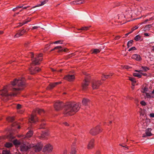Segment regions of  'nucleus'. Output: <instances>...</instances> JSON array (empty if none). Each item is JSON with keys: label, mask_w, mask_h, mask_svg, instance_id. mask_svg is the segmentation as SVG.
<instances>
[{"label": "nucleus", "mask_w": 154, "mask_h": 154, "mask_svg": "<svg viewBox=\"0 0 154 154\" xmlns=\"http://www.w3.org/2000/svg\"><path fill=\"white\" fill-rule=\"evenodd\" d=\"M25 86V80L24 78L18 79H15L11 83L4 87L3 90L0 91V96L8 97L16 96L17 92L23 89Z\"/></svg>", "instance_id": "obj_1"}, {"label": "nucleus", "mask_w": 154, "mask_h": 154, "mask_svg": "<svg viewBox=\"0 0 154 154\" xmlns=\"http://www.w3.org/2000/svg\"><path fill=\"white\" fill-rule=\"evenodd\" d=\"M64 106L63 113L66 116H71L74 114L79 110L80 104L78 103H69L64 105L61 101H57L54 104V108L56 111L61 110Z\"/></svg>", "instance_id": "obj_2"}, {"label": "nucleus", "mask_w": 154, "mask_h": 154, "mask_svg": "<svg viewBox=\"0 0 154 154\" xmlns=\"http://www.w3.org/2000/svg\"><path fill=\"white\" fill-rule=\"evenodd\" d=\"M34 56V54L32 52H30L28 55L29 57L31 58L32 62V63L31 65V67L29 69V72L31 74H34L40 71L41 69L40 68L38 67H35L34 65L39 64L42 59V54H36L35 58H33Z\"/></svg>", "instance_id": "obj_3"}, {"label": "nucleus", "mask_w": 154, "mask_h": 154, "mask_svg": "<svg viewBox=\"0 0 154 154\" xmlns=\"http://www.w3.org/2000/svg\"><path fill=\"white\" fill-rule=\"evenodd\" d=\"M102 131V130L100 128V126L97 125L95 128H92L90 131V133L92 135H96Z\"/></svg>", "instance_id": "obj_4"}, {"label": "nucleus", "mask_w": 154, "mask_h": 154, "mask_svg": "<svg viewBox=\"0 0 154 154\" xmlns=\"http://www.w3.org/2000/svg\"><path fill=\"white\" fill-rule=\"evenodd\" d=\"M101 84L100 81L94 80L92 83V87L93 89H97Z\"/></svg>", "instance_id": "obj_5"}, {"label": "nucleus", "mask_w": 154, "mask_h": 154, "mask_svg": "<svg viewBox=\"0 0 154 154\" xmlns=\"http://www.w3.org/2000/svg\"><path fill=\"white\" fill-rule=\"evenodd\" d=\"M89 83L88 79H86L82 84V88L84 90H86L88 88Z\"/></svg>", "instance_id": "obj_6"}, {"label": "nucleus", "mask_w": 154, "mask_h": 154, "mask_svg": "<svg viewBox=\"0 0 154 154\" xmlns=\"http://www.w3.org/2000/svg\"><path fill=\"white\" fill-rule=\"evenodd\" d=\"M152 129L151 128H148L146 129L145 130V134H143L142 136L143 137H149L152 135L151 131H152Z\"/></svg>", "instance_id": "obj_7"}, {"label": "nucleus", "mask_w": 154, "mask_h": 154, "mask_svg": "<svg viewBox=\"0 0 154 154\" xmlns=\"http://www.w3.org/2000/svg\"><path fill=\"white\" fill-rule=\"evenodd\" d=\"M64 79L69 81H72L75 79V76L73 75H68L65 76Z\"/></svg>", "instance_id": "obj_8"}, {"label": "nucleus", "mask_w": 154, "mask_h": 154, "mask_svg": "<svg viewBox=\"0 0 154 154\" xmlns=\"http://www.w3.org/2000/svg\"><path fill=\"white\" fill-rule=\"evenodd\" d=\"M131 57L132 59L135 60L137 61H140L142 60V58L140 55L137 54H133L131 56Z\"/></svg>", "instance_id": "obj_9"}, {"label": "nucleus", "mask_w": 154, "mask_h": 154, "mask_svg": "<svg viewBox=\"0 0 154 154\" xmlns=\"http://www.w3.org/2000/svg\"><path fill=\"white\" fill-rule=\"evenodd\" d=\"M20 147L21 151L23 152L26 151L29 148L28 146L24 144L21 145Z\"/></svg>", "instance_id": "obj_10"}, {"label": "nucleus", "mask_w": 154, "mask_h": 154, "mask_svg": "<svg viewBox=\"0 0 154 154\" xmlns=\"http://www.w3.org/2000/svg\"><path fill=\"white\" fill-rule=\"evenodd\" d=\"M94 140L92 139L89 142L87 148L89 149H92L94 146Z\"/></svg>", "instance_id": "obj_11"}, {"label": "nucleus", "mask_w": 154, "mask_h": 154, "mask_svg": "<svg viewBox=\"0 0 154 154\" xmlns=\"http://www.w3.org/2000/svg\"><path fill=\"white\" fill-rule=\"evenodd\" d=\"M38 121L37 118L35 115H32L29 119L30 122L35 123Z\"/></svg>", "instance_id": "obj_12"}, {"label": "nucleus", "mask_w": 154, "mask_h": 154, "mask_svg": "<svg viewBox=\"0 0 154 154\" xmlns=\"http://www.w3.org/2000/svg\"><path fill=\"white\" fill-rule=\"evenodd\" d=\"M33 134V132L32 131H29L26 134L25 137H24V135H20V136H19V137H23L24 138L25 137H31L32 135Z\"/></svg>", "instance_id": "obj_13"}, {"label": "nucleus", "mask_w": 154, "mask_h": 154, "mask_svg": "<svg viewBox=\"0 0 154 154\" xmlns=\"http://www.w3.org/2000/svg\"><path fill=\"white\" fill-rule=\"evenodd\" d=\"M25 32V30L24 29H23L22 30H19L18 33L15 35L14 36L15 37H18L22 35H23Z\"/></svg>", "instance_id": "obj_14"}, {"label": "nucleus", "mask_w": 154, "mask_h": 154, "mask_svg": "<svg viewBox=\"0 0 154 154\" xmlns=\"http://www.w3.org/2000/svg\"><path fill=\"white\" fill-rule=\"evenodd\" d=\"M154 94V90L152 91H149L147 93H146V97L148 98H151L153 97L151 94Z\"/></svg>", "instance_id": "obj_15"}, {"label": "nucleus", "mask_w": 154, "mask_h": 154, "mask_svg": "<svg viewBox=\"0 0 154 154\" xmlns=\"http://www.w3.org/2000/svg\"><path fill=\"white\" fill-rule=\"evenodd\" d=\"M54 49H58L59 51H64L65 52H66L67 50L66 49H65L62 48V47L61 46H58L55 47L54 49L51 50V51H52Z\"/></svg>", "instance_id": "obj_16"}, {"label": "nucleus", "mask_w": 154, "mask_h": 154, "mask_svg": "<svg viewBox=\"0 0 154 154\" xmlns=\"http://www.w3.org/2000/svg\"><path fill=\"white\" fill-rule=\"evenodd\" d=\"M48 0H44L42 2L41 4H37V5H35V6H34L33 7V8H34L36 7L40 6L42 5H44V4H45V3H47L48 2Z\"/></svg>", "instance_id": "obj_17"}, {"label": "nucleus", "mask_w": 154, "mask_h": 154, "mask_svg": "<svg viewBox=\"0 0 154 154\" xmlns=\"http://www.w3.org/2000/svg\"><path fill=\"white\" fill-rule=\"evenodd\" d=\"M12 127L13 128H12V129H14V128H17V129H20V126L18 124L17 122H14L12 124Z\"/></svg>", "instance_id": "obj_18"}, {"label": "nucleus", "mask_w": 154, "mask_h": 154, "mask_svg": "<svg viewBox=\"0 0 154 154\" xmlns=\"http://www.w3.org/2000/svg\"><path fill=\"white\" fill-rule=\"evenodd\" d=\"M34 148L35 152H38L40 151L42 149V147L39 146L35 145Z\"/></svg>", "instance_id": "obj_19"}, {"label": "nucleus", "mask_w": 154, "mask_h": 154, "mask_svg": "<svg viewBox=\"0 0 154 154\" xmlns=\"http://www.w3.org/2000/svg\"><path fill=\"white\" fill-rule=\"evenodd\" d=\"M61 82H56L54 84H50L49 85V89H51L53 88L57 84H60Z\"/></svg>", "instance_id": "obj_20"}, {"label": "nucleus", "mask_w": 154, "mask_h": 154, "mask_svg": "<svg viewBox=\"0 0 154 154\" xmlns=\"http://www.w3.org/2000/svg\"><path fill=\"white\" fill-rule=\"evenodd\" d=\"M148 89L146 87L142 88L141 89V92L143 93H147L149 92Z\"/></svg>", "instance_id": "obj_21"}, {"label": "nucleus", "mask_w": 154, "mask_h": 154, "mask_svg": "<svg viewBox=\"0 0 154 154\" xmlns=\"http://www.w3.org/2000/svg\"><path fill=\"white\" fill-rule=\"evenodd\" d=\"M129 79L132 82V85L133 86H134L136 82L135 80L133 78L130 77H129Z\"/></svg>", "instance_id": "obj_22"}, {"label": "nucleus", "mask_w": 154, "mask_h": 154, "mask_svg": "<svg viewBox=\"0 0 154 154\" xmlns=\"http://www.w3.org/2000/svg\"><path fill=\"white\" fill-rule=\"evenodd\" d=\"M89 101V100L84 98L82 101V103L84 105H86Z\"/></svg>", "instance_id": "obj_23"}, {"label": "nucleus", "mask_w": 154, "mask_h": 154, "mask_svg": "<svg viewBox=\"0 0 154 154\" xmlns=\"http://www.w3.org/2000/svg\"><path fill=\"white\" fill-rule=\"evenodd\" d=\"M54 149V146L49 143V153L52 152L53 151Z\"/></svg>", "instance_id": "obj_24"}, {"label": "nucleus", "mask_w": 154, "mask_h": 154, "mask_svg": "<svg viewBox=\"0 0 154 154\" xmlns=\"http://www.w3.org/2000/svg\"><path fill=\"white\" fill-rule=\"evenodd\" d=\"M13 143H11L7 142L5 145V147L7 148H10L13 146Z\"/></svg>", "instance_id": "obj_25"}, {"label": "nucleus", "mask_w": 154, "mask_h": 154, "mask_svg": "<svg viewBox=\"0 0 154 154\" xmlns=\"http://www.w3.org/2000/svg\"><path fill=\"white\" fill-rule=\"evenodd\" d=\"M126 15H128V17H126V16H125V17L127 18L130 17L131 16V10H128V11H126Z\"/></svg>", "instance_id": "obj_26"}, {"label": "nucleus", "mask_w": 154, "mask_h": 154, "mask_svg": "<svg viewBox=\"0 0 154 154\" xmlns=\"http://www.w3.org/2000/svg\"><path fill=\"white\" fill-rule=\"evenodd\" d=\"M13 143L15 145H19L21 144V142L17 140H14Z\"/></svg>", "instance_id": "obj_27"}, {"label": "nucleus", "mask_w": 154, "mask_h": 154, "mask_svg": "<svg viewBox=\"0 0 154 154\" xmlns=\"http://www.w3.org/2000/svg\"><path fill=\"white\" fill-rule=\"evenodd\" d=\"M149 46L151 47V51L152 52H154V42L150 43Z\"/></svg>", "instance_id": "obj_28"}, {"label": "nucleus", "mask_w": 154, "mask_h": 154, "mask_svg": "<svg viewBox=\"0 0 154 154\" xmlns=\"http://www.w3.org/2000/svg\"><path fill=\"white\" fill-rule=\"evenodd\" d=\"M74 4H80L83 3L84 2V0H79L75 1L74 2Z\"/></svg>", "instance_id": "obj_29"}, {"label": "nucleus", "mask_w": 154, "mask_h": 154, "mask_svg": "<svg viewBox=\"0 0 154 154\" xmlns=\"http://www.w3.org/2000/svg\"><path fill=\"white\" fill-rule=\"evenodd\" d=\"M134 39L136 41H138L141 40V37L139 35H137L135 36L134 38Z\"/></svg>", "instance_id": "obj_30"}, {"label": "nucleus", "mask_w": 154, "mask_h": 154, "mask_svg": "<svg viewBox=\"0 0 154 154\" xmlns=\"http://www.w3.org/2000/svg\"><path fill=\"white\" fill-rule=\"evenodd\" d=\"M91 51H92V53L95 54H97L98 53H99L100 51L99 49H94L93 50H92Z\"/></svg>", "instance_id": "obj_31"}, {"label": "nucleus", "mask_w": 154, "mask_h": 154, "mask_svg": "<svg viewBox=\"0 0 154 154\" xmlns=\"http://www.w3.org/2000/svg\"><path fill=\"white\" fill-rule=\"evenodd\" d=\"M7 120L9 122H13L14 120V118L13 117H9L7 118Z\"/></svg>", "instance_id": "obj_32"}, {"label": "nucleus", "mask_w": 154, "mask_h": 154, "mask_svg": "<svg viewBox=\"0 0 154 154\" xmlns=\"http://www.w3.org/2000/svg\"><path fill=\"white\" fill-rule=\"evenodd\" d=\"M133 75L138 78H140L141 77L142 75L139 73H133Z\"/></svg>", "instance_id": "obj_33"}, {"label": "nucleus", "mask_w": 154, "mask_h": 154, "mask_svg": "<svg viewBox=\"0 0 154 154\" xmlns=\"http://www.w3.org/2000/svg\"><path fill=\"white\" fill-rule=\"evenodd\" d=\"M133 43V40H131L128 41L127 43V46L128 47L131 46Z\"/></svg>", "instance_id": "obj_34"}, {"label": "nucleus", "mask_w": 154, "mask_h": 154, "mask_svg": "<svg viewBox=\"0 0 154 154\" xmlns=\"http://www.w3.org/2000/svg\"><path fill=\"white\" fill-rule=\"evenodd\" d=\"M112 75H106L104 74L103 75V77H102V80H104V79L103 78V77H104L105 78L107 79L109 77H110V76H112Z\"/></svg>", "instance_id": "obj_35"}, {"label": "nucleus", "mask_w": 154, "mask_h": 154, "mask_svg": "<svg viewBox=\"0 0 154 154\" xmlns=\"http://www.w3.org/2000/svg\"><path fill=\"white\" fill-rule=\"evenodd\" d=\"M76 152V150L75 148H73L71 149L70 154H75Z\"/></svg>", "instance_id": "obj_36"}, {"label": "nucleus", "mask_w": 154, "mask_h": 154, "mask_svg": "<svg viewBox=\"0 0 154 154\" xmlns=\"http://www.w3.org/2000/svg\"><path fill=\"white\" fill-rule=\"evenodd\" d=\"M2 153V154H10V151L8 150H3Z\"/></svg>", "instance_id": "obj_37"}, {"label": "nucleus", "mask_w": 154, "mask_h": 154, "mask_svg": "<svg viewBox=\"0 0 154 154\" xmlns=\"http://www.w3.org/2000/svg\"><path fill=\"white\" fill-rule=\"evenodd\" d=\"M141 68L143 69V70L145 71H147L148 70H149V68L146 67V66H142Z\"/></svg>", "instance_id": "obj_38"}, {"label": "nucleus", "mask_w": 154, "mask_h": 154, "mask_svg": "<svg viewBox=\"0 0 154 154\" xmlns=\"http://www.w3.org/2000/svg\"><path fill=\"white\" fill-rule=\"evenodd\" d=\"M45 121L44 120L42 121V124L41 125L40 128H45Z\"/></svg>", "instance_id": "obj_39"}, {"label": "nucleus", "mask_w": 154, "mask_h": 154, "mask_svg": "<svg viewBox=\"0 0 154 154\" xmlns=\"http://www.w3.org/2000/svg\"><path fill=\"white\" fill-rule=\"evenodd\" d=\"M30 21V20H27V21H24V22H23V23H20V25H19V26H22V25H23L24 24H25L26 23H27L28 22H29V21Z\"/></svg>", "instance_id": "obj_40"}, {"label": "nucleus", "mask_w": 154, "mask_h": 154, "mask_svg": "<svg viewBox=\"0 0 154 154\" xmlns=\"http://www.w3.org/2000/svg\"><path fill=\"white\" fill-rule=\"evenodd\" d=\"M122 68L124 69L125 68L127 69H128L130 68H131V67L128 66V65H126L124 66H121Z\"/></svg>", "instance_id": "obj_41"}, {"label": "nucleus", "mask_w": 154, "mask_h": 154, "mask_svg": "<svg viewBox=\"0 0 154 154\" xmlns=\"http://www.w3.org/2000/svg\"><path fill=\"white\" fill-rule=\"evenodd\" d=\"M38 113L41 114L42 113H44L45 112L44 110L42 109H39L38 111Z\"/></svg>", "instance_id": "obj_42"}, {"label": "nucleus", "mask_w": 154, "mask_h": 154, "mask_svg": "<svg viewBox=\"0 0 154 154\" xmlns=\"http://www.w3.org/2000/svg\"><path fill=\"white\" fill-rule=\"evenodd\" d=\"M88 27L87 26H85L84 27H82L80 29H79L80 30H87L88 28Z\"/></svg>", "instance_id": "obj_43"}, {"label": "nucleus", "mask_w": 154, "mask_h": 154, "mask_svg": "<svg viewBox=\"0 0 154 154\" xmlns=\"http://www.w3.org/2000/svg\"><path fill=\"white\" fill-rule=\"evenodd\" d=\"M54 44H62V42L60 40H59L57 41H56L54 42Z\"/></svg>", "instance_id": "obj_44"}, {"label": "nucleus", "mask_w": 154, "mask_h": 154, "mask_svg": "<svg viewBox=\"0 0 154 154\" xmlns=\"http://www.w3.org/2000/svg\"><path fill=\"white\" fill-rule=\"evenodd\" d=\"M62 124L66 126H69V124L66 122H62Z\"/></svg>", "instance_id": "obj_45"}, {"label": "nucleus", "mask_w": 154, "mask_h": 154, "mask_svg": "<svg viewBox=\"0 0 154 154\" xmlns=\"http://www.w3.org/2000/svg\"><path fill=\"white\" fill-rule=\"evenodd\" d=\"M136 49V48L135 47H131V48H130V49H129L128 50V51H130L132 50H135Z\"/></svg>", "instance_id": "obj_46"}, {"label": "nucleus", "mask_w": 154, "mask_h": 154, "mask_svg": "<svg viewBox=\"0 0 154 154\" xmlns=\"http://www.w3.org/2000/svg\"><path fill=\"white\" fill-rule=\"evenodd\" d=\"M140 103L143 106H145L146 105V103L145 102L143 101H142L140 102Z\"/></svg>", "instance_id": "obj_47"}, {"label": "nucleus", "mask_w": 154, "mask_h": 154, "mask_svg": "<svg viewBox=\"0 0 154 154\" xmlns=\"http://www.w3.org/2000/svg\"><path fill=\"white\" fill-rule=\"evenodd\" d=\"M68 151L67 149H65L63 151V154H67Z\"/></svg>", "instance_id": "obj_48"}, {"label": "nucleus", "mask_w": 154, "mask_h": 154, "mask_svg": "<svg viewBox=\"0 0 154 154\" xmlns=\"http://www.w3.org/2000/svg\"><path fill=\"white\" fill-rule=\"evenodd\" d=\"M9 136V137L10 138V140H11L13 139L14 138V137L11 134H10Z\"/></svg>", "instance_id": "obj_49"}, {"label": "nucleus", "mask_w": 154, "mask_h": 154, "mask_svg": "<svg viewBox=\"0 0 154 154\" xmlns=\"http://www.w3.org/2000/svg\"><path fill=\"white\" fill-rule=\"evenodd\" d=\"M17 109H20L21 107V105L20 104H18L17 105Z\"/></svg>", "instance_id": "obj_50"}, {"label": "nucleus", "mask_w": 154, "mask_h": 154, "mask_svg": "<svg viewBox=\"0 0 154 154\" xmlns=\"http://www.w3.org/2000/svg\"><path fill=\"white\" fill-rule=\"evenodd\" d=\"M138 27L137 26H135L134 27H133L132 29H133V31H134L136 29H138Z\"/></svg>", "instance_id": "obj_51"}, {"label": "nucleus", "mask_w": 154, "mask_h": 154, "mask_svg": "<svg viewBox=\"0 0 154 154\" xmlns=\"http://www.w3.org/2000/svg\"><path fill=\"white\" fill-rule=\"evenodd\" d=\"M149 116L151 117H154V113H150Z\"/></svg>", "instance_id": "obj_52"}, {"label": "nucleus", "mask_w": 154, "mask_h": 154, "mask_svg": "<svg viewBox=\"0 0 154 154\" xmlns=\"http://www.w3.org/2000/svg\"><path fill=\"white\" fill-rule=\"evenodd\" d=\"M149 21V20H145V21L143 22H142V23H141L140 24V25H141L143 24H144V23H146V22L148 21Z\"/></svg>", "instance_id": "obj_53"}, {"label": "nucleus", "mask_w": 154, "mask_h": 154, "mask_svg": "<svg viewBox=\"0 0 154 154\" xmlns=\"http://www.w3.org/2000/svg\"><path fill=\"white\" fill-rule=\"evenodd\" d=\"M38 27V26H34L32 27V29H37Z\"/></svg>", "instance_id": "obj_54"}, {"label": "nucleus", "mask_w": 154, "mask_h": 154, "mask_svg": "<svg viewBox=\"0 0 154 154\" xmlns=\"http://www.w3.org/2000/svg\"><path fill=\"white\" fill-rule=\"evenodd\" d=\"M29 7V6H25V7H23H23L22 8H23V9H26L27 8H28Z\"/></svg>", "instance_id": "obj_55"}, {"label": "nucleus", "mask_w": 154, "mask_h": 154, "mask_svg": "<svg viewBox=\"0 0 154 154\" xmlns=\"http://www.w3.org/2000/svg\"><path fill=\"white\" fill-rule=\"evenodd\" d=\"M144 34V35L146 36H149V34L148 33H145Z\"/></svg>", "instance_id": "obj_56"}, {"label": "nucleus", "mask_w": 154, "mask_h": 154, "mask_svg": "<svg viewBox=\"0 0 154 154\" xmlns=\"http://www.w3.org/2000/svg\"><path fill=\"white\" fill-rule=\"evenodd\" d=\"M120 38V37L119 36H116V37H115V39L116 40H118Z\"/></svg>", "instance_id": "obj_57"}, {"label": "nucleus", "mask_w": 154, "mask_h": 154, "mask_svg": "<svg viewBox=\"0 0 154 154\" xmlns=\"http://www.w3.org/2000/svg\"><path fill=\"white\" fill-rule=\"evenodd\" d=\"M17 9V8L16 7L15 8H14L13 9V11H15Z\"/></svg>", "instance_id": "obj_58"}, {"label": "nucleus", "mask_w": 154, "mask_h": 154, "mask_svg": "<svg viewBox=\"0 0 154 154\" xmlns=\"http://www.w3.org/2000/svg\"><path fill=\"white\" fill-rule=\"evenodd\" d=\"M22 7H23V6H18L17 7V9H19V8H22Z\"/></svg>", "instance_id": "obj_59"}, {"label": "nucleus", "mask_w": 154, "mask_h": 154, "mask_svg": "<svg viewBox=\"0 0 154 154\" xmlns=\"http://www.w3.org/2000/svg\"><path fill=\"white\" fill-rule=\"evenodd\" d=\"M3 33V31H0V34H2Z\"/></svg>", "instance_id": "obj_60"}, {"label": "nucleus", "mask_w": 154, "mask_h": 154, "mask_svg": "<svg viewBox=\"0 0 154 154\" xmlns=\"http://www.w3.org/2000/svg\"><path fill=\"white\" fill-rule=\"evenodd\" d=\"M41 137H42V138H44V135H42H42H41Z\"/></svg>", "instance_id": "obj_61"}, {"label": "nucleus", "mask_w": 154, "mask_h": 154, "mask_svg": "<svg viewBox=\"0 0 154 154\" xmlns=\"http://www.w3.org/2000/svg\"><path fill=\"white\" fill-rule=\"evenodd\" d=\"M120 146H122L123 147H126V146H122V144H120Z\"/></svg>", "instance_id": "obj_62"}, {"label": "nucleus", "mask_w": 154, "mask_h": 154, "mask_svg": "<svg viewBox=\"0 0 154 154\" xmlns=\"http://www.w3.org/2000/svg\"><path fill=\"white\" fill-rule=\"evenodd\" d=\"M151 18L152 19V20L154 19V16H153V17H152Z\"/></svg>", "instance_id": "obj_63"}, {"label": "nucleus", "mask_w": 154, "mask_h": 154, "mask_svg": "<svg viewBox=\"0 0 154 154\" xmlns=\"http://www.w3.org/2000/svg\"><path fill=\"white\" fill-rule=\"evenodd\" d=\"M51 69L53 71H54V69H52L51 68Z\"/></svg>", "instance_id": "obj_64"}]
</instances>
